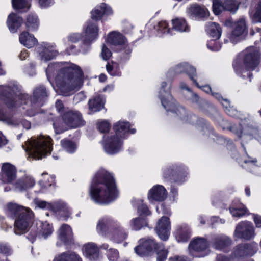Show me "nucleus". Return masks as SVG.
Listing matches in <instances>:
<instances>
[{"label": "nucleus", "instance_id": "obj_1", "mask_svg": "<svg viewBox=\"0 0 261 261\" xmlns=\"http://www.w3.org/2000/svg\"><path fill=\"white\" fill-rule=\"evenodd\" d=\"M90 194L97 203H108L114 200L117 191L113 176L107 171L98 172L93 178Z\"/></svg>", "mask_w": 261, "mask_h": 261}, {"label": "nucleus", "instance_id": "obj_2", "mask_svg": "<svg viewBox=\"0 0 261 261\" xmlns=\"http://www.w3.org/2000/svg\"><path fill=\"white\" fill-rule=\"evenodd\" d=\"M83 77L81 68L74 64L61 68L56 79L57 90L66 94L75 88H80L83 83Z\"/></svg>", "mask_w": 261, "mask_h": 261}, {"label": "nucleus", "instance_id": "obj_3", "mask_svg": "<svg viewBox=\"0 0 261 261\" xmlns=\"http://www.w3.org/2000/svg\"><path fill=\"white\" fill-rule=\"evenodd\" d=\"M8 208L11 215L15 218V233L21 234L27 232L33 222L32 211L30 208L12 203L8 204Z\"/></svg>", "mask_w": 261, "mask_h": 261}, {"label": "nucleus", "instance_id": "obj_4", "mask_svg": "<svg viewBox=\"0 0 261 261\" xmlns=\"http://www.w3.org/2000/svg\"><path fill=\"white\" fill-rule=\"evenodd\" d=\"M27 145L25 150L29 156L35 160L41 159L47 153H50L52 150L50 138H45L43 136L28 140Z\"/></svg>", "mask_w": 261, "mask_h": 261}, {"label": "nucleus", "instance_id": "obj_5", "mask_svg": "<svg viewBox=\"0 0 261 261\" xmlns=\"http://www.w3.org/2000/svg\"><path fill=\"white\" fill-rule=\"evenodd\" d=\"M48 96L46 88L44 86L36 87L30 96L31 108L27 110V114L34 116L39 113H44V111L41 109Z\"/></svg>", "mask_w": 261, "mask_h": 261}, {"label": "nucleus", "instance_id": "obj_6", "mask_svg": "<svg viewBox=\"0 0 261 261\" xmlns=\"http://www.w3.org/2000/svg\"><path fill=\"white\" fill-rule=\"evenodd\" d=\"M259 49L255 47L247 48L244 51L243 63L248 70L254 69L259 64L260 60Z\"/></svg>", "mask_w": 261, "mask_h": 261}, {"label": "nucleus", "instance_id": "obj_7", "mask_svg": "<svg viewBox=\"0 0 261 261\" xmlns=\"http://www.w3.org/2000/svg\"><path fill=\"white\" fill-rule=\"evenodd\" d=\"M239 4L236 0H213V9L216 15H219L222 11H228L234 13L238 10Z\"/></svg>", "mask_w": 261, "mask_h": 261}, {"label": "nucleus", "instance_id": "obj_8", "mask_svg": "<svg viewBox=\"0 0 261 261\" xmlns=\"http://www.w3.org/2000/svg\"><path fill=\"white\" fill-rule=\"evenodd\" d=\"M62 119L64 123L71 128L80 127L85 124V121L81 114L77 111H69L65 112L62 116Z\"/></svg>", "mask_w": 261, "mask_h": 261}, {"label": "nucleus", "instance_id": "obj_9", "mask_svg": "<svg viewBox=\"0 0 261 261\" xmlns=\"http://www.w3.org/2000/svg\"><path fill=\"white\" fill-rule=\"evenodd\" d=\"M123 141L120 138L116 135H113L107 136L104 139L103 147L108 153L114 154L120 150Z\"/></svg>", "mask_w": 261, "mask_h": 261}, {"label": "nucleus", "instance_id": "obj_10", "mask_svg": "<svg viewBox=\"0 0 261 261\" xmlns=\"http://www.w3.org/2000/svg\"><path fill=\"white\" fill-rule=\"evenodd\" d=\"M234 235L246 240L251 239L254 235V228L252 224L248 221H243L239 223L235 229Z\"/></svg>", "mask_w": 261, "mask_h": 261}, {"label": "nucleus", "instance_id": "obj_11", "mask_svg": "<svg viewBox=\"0 0 261 261\" xmlns=\"http://www.w3.org/2000/svg\"><path fill=\"white\" fill-rule=\"evenodd\" d=\"M0 121L13 126H17L21 125L23 128L27 129L31 128L30 122L26 120L19 119L11 116L3 109L0 110Z\"/></svg>", "mask_w": 261, "mask_h": 261}, {"label": "nucleus", "instance_id": "obj_12", "mask_svg": "<svg viewBox=\"0 0 261 261\" xmlns=\"http://www.w3.org/2000/svg\"><path fill=\"white\" fill-rule=\"evenodd\" d=\"M15 88L10 86H0V97L9 108L14 107L16 105L14 95Z\"/></svg>", "mask_w": 261, "mask_h": 261}, {"label": "nucleus", "instance_id": "obj_13", "mask_svg": "<svg viewBox=\"0 0 261 261\" xmlns=\"http://www.w3.org/2000/svg\"><path fill=\"white\" fill-rule=\"evenodd\" d=\"M171 229L169 219L167 217H162L159 220L155 230L159 237L163 240L168 239Z\"/></svg>", "mask_w": 261, "mask_h": 261}, {"label": "nucleus", "instance_id": "obj_14", "mask_svg": "<svg viewBox=\"0 0 261 261\" xmlns=\"http://www.w3.org/2000/svg\"><path fill=\"white\" fill-rule=\"evenodd\" d=\"M1 179L4 182L10 183L16 177V169L14 166L9 163L3 164L2 167Z\"/></svg>", "mask_w": 261, "mask_h": 261}, {"label": "nucleus", "instance_id": "obj_15", "mask_svg": "<svg viewBox=\"0 0 261 261\" xmlns=\"http://www.w3.org/2000/svg\"><path fill=\"white\" fill-rule=\"evenodd\" d=\"M167 197V192L165 188L161 185H156L150 189L148 194L150 200L162 202Z\"/></svg>", "mask_w": 261, "mask_h": 261}, {"label": "nucleus", "instance_id": "obj_16", "mask_svg": "<svg viewBox=\"0 0 261 261\" xmlns=\"http://www.w3.org/2000/svg\"><path fill=\"white\" fill-rule=\"evenodd\" d=\"M256 252L253 246H237L232 253L233 258H241L251 256Z\"/></svg>", "mask_w": 261, "mask_h": 261}, {"label": "nucleus", "instance_id": "obj_17", "mask_svg": "<svg viewBox=\"0 0 261 261\" xmlns=\"http://www.w3.org/2000/svg\"><path fill=\"white\" fill-rule=\"evenodd\" d=\"M98 28L95 24L89 23L85 30V37L83 40V43L89 45L98 36Z\"/></svg>", "mask_w": 261, "mask_h": 261}, {"label": "nucleus", "instance_id": "obj_18", "mask_svg": "<svg viewBox=\"0 0 261 261\" xmlns=\"http://www.w3.org/2000/svg\"><path fill=\"white\" fill-rule=\"evenodd\" d=\"M234 22L232 19H228L225 21V25L228 27H233ZM234 28L232 31L233 35L236 36H239L243 34L246 29V24L245 20L243 19H240V20L234 22Z\"/></svg>", "mask_w": 261, "mask_h": 261}, {"label": "nucleus", "instance_id": "obj_19", "mask_svg": "<svg viewBox=\"0 0 261 261\" xmlns=\"http://www.w3.org/2000/svg\"><path fill=\"white\" fill-rule=\"evenodd\" d=\"M59 238L63 243L71 245L74 242L72 237V232L70 226L63 224L59 230Z\"/></svg>", "mask_w": 261, "mask_h": 261}, {"label": "nucleus", "instance_id": "obj_20", "mask_svg": "<svg viewBox=\"0 0 261 261\" xmlns=\"http://www.w3.org/2000/svg\"><path fill=\"white\" fill-rule=\"evenodd\" d=\"M107 40L110 44L115 46L125 45L127 42V39L124 36L116 32L111 33Z\"/></svg>", "mask_w": 261, "mask_h": 261}, {"label": "nucleus", "instance_id": "obj_21", "mask_svg": "<svg viewBox=\"0 0 261 261\" xmlns=\"http://www.w3.org/2000/svg\"><path fill=\"white\" fill-rule=\"evenodd\" d=\"M190 254L193 257H203L209 253L210 250L207 246H189Z\"/></svg>", "mask_w": 261, "mask_h": 261}, {"label": "nucleus", "instance_id": "obj_22", "mask_svg": "<svg viewBox=\"0 0 261 261\" xmlns=\"http://www.w3.org/2000/svg\"><path fill=\"white\" fill-rule=\"evenodd\" d=\"M22 19L17 14L12 13L9 15L7 19L8 26L11 32H15L22 23Z\"/></svg>", "mask_w": 261, "mask_h": 261}, {"label": "nucleus", "instance_id": "obj_23", "mask_svg": "<svg viewBox=\"0 0 261 261\" xmlns=\"http://www.w3.org/2000/svg\"><path fill=\"white\" fill-rule=\"evenodd\" d=\"M162 106L167 110L173 112L176 107L175 100L173 99L170 94L163 95L161 92V97L160 98Z\"/></svg>", "mask_w": 261, "mask_h": 261}, {"label": "nucleus", "instance_id": "obj_24", "mask_svg": "<svg viewBox=\"0 0 261 261\" xmlns=\"http://www.w3.org/2000/svg\"><path fill=\"white\" fill-rule=\"evenodd\" d=\"M188 13L199 18L208 16V11L204 8L196 4H193L188 9Z\"/></svg>", "mask_w": 261, "mask_h": 261}, {"label": "nucleus", "instance_id": "obj_25", "mask_svg": "<svg viewBox=\"0 0 261 261\" xmlns=\"http://www.w3.org/2000/svg\"><path fill=\"white\" fill-rule=\"evenodd\" d=\"M19 40L21 43L28 48L32 47L37 42L36 38L34 36L30 35L27 32H23L20 34Z\"/></svg>", "mask_w": 261, "mask_h": 261}, {"label": "nucleus", "instance_id": "obj_26", "mask_svg": "<svg viewBox=\"0 0 261 261\" xmlns=\"http://www.w3.org/2000/svg\"><path fill=\"white\" fill-rule=\"evenodd\" d=\"M100 8L102 12L98 9H95L91 12V18L93 20H98L101 19L102 14H109L111 13L112 10L111 8H107L106 4L105 3L101 4Z\"/></svg>", "mask_w": 261, "mask_h": 261}, {"label": "nucleus", "instance_id": "obj_27", "mask_svg": "<svg viewBox=\"0 0 261 261\" xmlns=\"http://www.w3.org/2000/svg\"><path fill=\"white\" fill-rule=\"evenodd\" d=\"M153 246H137L135 251L139 256L142 257L151 255L154 253Z\"/></svg>", "mask_w": 261, "mask_h": 261}, {"label": "nucleus", "instance_id": "obj_28", "mask_svg": "<svg viewBox=\"0 0 261 261\" xmlns=\"http://www.w3.org/2000/svg\"><path fill=\"white\" fill-rule=\"evenodd\" d=\"M89 110L92 112H96L103 108L104 103L102 99L99 96L90 99L88 102Z\"/></svg>", "mask_w": 261, "mask_h": 261}, {"label": "nucleus", "instance_id": "obj_29", "mask_svg": "<svg viewBox=\"0 0 261 261\" xmlns=\"http://www.w3.org/2000/svg\"><path fill=\"white\" fill-rule=\"evenodd\" d=\"M35 184L34 180L29 177H26L24 179L18 180L15 184L16 188L19 191L25 190L27 188L31 187Z\"/></svg>", "mask_w": 261, "mask_h": 261}, {"label": "nucleus", "instance_id": "obj_30", "mask_svg": "<svg viewBox=\"0 0 261 261\" xmlns=\"http://www.w3.org/2000/svg\"><path fill=\"white\" fill-rule=\"evenodd\" d=\"M38 52L41 59L45 61H48L57 56L56 51L50 50L49 48L46 47L40 48Z\"/></svg>", "mask_w": 261, "mask_h": 261}, {"label": "nucleus", "instance_id": "obj_31", "mask_svg": "<svg viewBox=\"0 0 261 261\" xmlns=\"http://www.w3.org/2000/svg\"><path fill=\"white\" fill-rule=\"evenodd\" d=\"M130 127V124L126 122H118L113 126V129L115 132L116 135L122 137L120 133L127 132L128 129Z\"/></svg>", "mask_w": 261, "mask_h": 261}, {"label": "nucleus", "instance_id": "obj_32", "mask_svg": "<svg viewBox=\"0 0 261 261\" xmlns=\"http://www.w3.org/2000/svg\"><path fill=\"white\" fill-rule=\"evenodd\" d=\"M85 253L90 259H97L99 255V249L97 246H85Z\"/></svg>", "mask_w": 261, "mask_h": 261}, {"label": "nucleus", "instance_id": "obj_33", "mask_svg": "<svg viewBox=\"0 0 261 261\" xmlns=\"http://www.w3.org/2000/svg\"><path fill=\"white\" fill-rule=\"evenodd\" d=\"M221 32V28L219 24L216 22H212L211 24L209 34L214 40L220 38Z\"/></svg>", "mask_w": 261, "mask_h": 261}, {"label": "nucleus", "instance_id": "obj_34", "mask_svg": "<svg viewBox=\"0 0 261 261\" xmlns=\"http://www.w3.org/2000/svg\"><path fill=\"white\" fill-rule=\"evenodd\" d=\"M190 231L186 227L180 226L176 238L179 242H186L190 239Z\"/></svg>", "mask_w": 261, "mask_h": 261}, {"label": "nucleus", "instance_id": "obj_35", "mask_svg": "<svg viewBox=\"0 0 261 261\" xmlns=\"http://www.w3.org/2000/svg\"><path fill=\"white\" fill-rule=\"evenodd\" d=\"M56 261H82L75 253H64L59 256Z\"/></svg>", "mask_w": 261, "mask_h": 261}, {"label": "nucleus", "instance_id": "obj_36", "mask_svg": "<svg viewBox=\"0 0 261 261\" xmlns=\"http://www.w3.org/2000/svg\"><path fill=\"white\" fill-rule=\"evenodd\" d=\"M180 67H184L186 69L185 72L188 74L191 80H192V81L196 84V85L198 87H199V86L197 81L193 78V76L196 74L195 68L186 63L180 64V65L178 67V68Z\"/></svg>", "mask_w": 261, "mask_h": 261}, {"label": "nucleus", "instance_id": "obj_37", "mask_svg": "<svg viewBox=\"0 0 261 261\" xmlns=\"http://www.w3.org/2000/svg\"><path fill=\"white\" fill-rule=\"evenodd\" d=\"M172 21L173 28L176 30L180 31H187L189 30V27L184 19H175L173 20Z\"/></svg>", "mask_w": 261, "mask_h": 261}, {"label": "nucleus", "instance_id": "obj_38", "mask_svg": "<svg viewBox=\"0 0 261 261\" xmlns=\"http://www.w3.org/2000/svg\"><path fill=\"white\" fill-rule=\"evenodd\" d=\"M157 254L158 261H164L167 258L168 251L165 249L163 246H154V252Z\"/></svg>", "mask_w": 261, "mask_h": 261}, {"label": "nucleus", "instance_id": "obj_39", "mask_svg": "<svg viewBox=\"0 0 261 261\" xmlns=\"http://www.w3.org/2000/svg\"><path fill=\"white\" fill-rule=\"evenodd\" d=\"M213 241L215 245H230L232 242L229 237L224 235L217 236Z\"/></svg>", "mask_w": 261, "mask_h": 261}, {"label": "nucleus", "instance_id": "obj_40", "mask_svg": "<svg viewBox=\"0 0 261 261\" xmlns=\"http://www.w3.org/2000/svg\"><path fill=\"white\" fill-rule=\"evenodd\" d=\"M61 144L63 147L69 152H74L76 148L75 143L69 140H62Z\"/></svg>", "mask_w": 261, "mask_h": 261}, {"label": "nucleus", "instance_id": "obj_41", "mask_svg": "<svg viewBox=\"0 0 261 261\" xmlns=\"http://www.w3.org/2000/svg\"><path fill=\"white\" fill-rule=\"evenodd\" d=\"M109 221L108 219H102L100 220L97 225V230L100 231L102 234H105L109 228Z\"/></svg>", "mask_w": 261, "mask_h": 261}, {"label": "nucleus", "instance_id": "obj_42", "mask_svg": "<svg viewBox=\"0 0 261 261\" xmlns=\"http://www.w3.org/2000/svg\"><path fill=\"white\" fill-rule=\"evenodd\" d=\"M146 225V222L143 218H136L132 221V227L135 230H139Z\"/></svg>", "mask_w": 261, "mask_h": 261}, {"label": "nucleus", "instance_id": "obj_43", "mask_svg": "<svg viewBox=\"0 0 261 261\" xmlns=\"http://www.w3.org/2000/svg\"><path fill=\"white\" fill-rule=\"evenodd\" d=\"M12 3L15 9L29 8L28 4L25 0H12Z\"/></svg>", "mask_w": 261, "mask_h": 261}, {"label": "nucleus", "instance_id": "obj_44", "mask_svg": "<svg viewBox=\"0 0 261 261\" xmlns=\"http://www.w3.org/2000/svg\"><path fill=\"white\" fill-rule=\"evenodd\" d=\"M107 255L110 261H116L119 256V253L117 250L112 248L109 249L107 247Z\"/></svg>", "mask_w": 261, "mask_h": 261}, {"label": "nucleus", "instance_id": "obj_45", "mask_svg": "<svg viewBox=\"0 0 261 261\" xmlns=\"http://www.w3.org/2000/svg\"><path fill=\"white\" fill-rule=\"evenodd\" d=\"M27 27L29 29H36L38 27V21L36 17L29 15L27 20Z\"/></svg>", "mask_w": 261, "mask_h": 261}, {"label": "nucleus", "instance_id": "obj_46", "mask_svg": "<svg viewBox=\"0 0 261 261\" xmlns=\"http://www.w3.org/2000/svg\"><path fill=\"white\" fill-rule=\"evenodd\" d=\"M230 212L234 217H241L244 215L246 212L247 209L245 207L243 208H233L230 207L229 208Z\"/></svg>", "mask_w": 261, "mask_h": 261}, {"label": "nucleus", "instance_id": "obj_47", "mask_svg": "<svg viewBox=\"0 0 261 261\" xmlns=\"http://www.w3.org/2000/svg\"><path fill=\"white\" fill-rule=\"evenodd\" d=\"M42 235L44 238H46L48 235L52 233V228L51 226L46 222L42 224Z\"/></svg>", "mask_w": 261, "mask_h": 261}, {"label": "nucleus", "instance_id": "obj_48", "mask_svg": "<svg viewBox=\"0 0 261 261\" xmlns=\"http://www.w3.org/2000/svg\"><path fill=\"white\" fill-rule=\"evenodd\" d=\"M209 242L207 240L203 237H196L191 241L189 245H206Z\"/></svg>", "mask_w": 261, "mask_h": 261}, {"label": "nucleus", "instance_id": "obj_49", "mask_svg": "<svg viewBox=\"0 0 261 261\" xmlns=\"http://www.w3.org/2000/svg\"><path fill=\"white\" fill-rule=\"evenodd\" d=\"M138 212L140 216H148L150 214V212L149 211L147 206L143 203H141L140 205L138 206Z\"/></svg>", "mask_w": 261, "mask_h": 261}, {"label": "nucleus", "instance_id": "obj_50", "mask_svg": "<svg viewBox=\"0 0 261 261\" xmlns=\"http://www.w3.org/2000/svg\"><path fill=\"white\" fill-rule=\"evenodd\" d=\"M173 112L176 113L181 119H185L187 116V113L185 109L180 106L176 107Z\"/></svg>", "mask_w": 261, "mask_h": 261}, {"label": "nucleus", "instance_id": "obj_51", "mask_svg": "<svg viewBox=\"0 0 261 261\" xmlns=\"http://www.w3.org/2000/svg\"><path fill=\"white\" fill-rule=\"evenodd\" d=\"M98 128L100 132L106 133L109 132L110 125L108 122L103 121L99 123Z\"/></svg>", "mask_w": 261, "mask_h": 261}, {"label": "nucleus", "instance_id": "obj_52", "mask_svg": "<svg viewBox=\"0 0 261 261\" xmlns=\"http://www.w3.org/2000/svg\"><path fill=\"white\" fill-rule=\"evenodd\" d=\"M207 47L212 51H218L221 48V45L214 39L210 41L207 44Z\"/></svg>", "mask_w": 261, "mask_h": 261}, {"label": "nucleus", "instance_id": "obj_53", "mask_svg": "<svg viewBox=\"0 0 261 261\" xmlns=\"http://www.w3.org/2000/svg\"><path fill=\"white\" fill-rule=\"evenodd\" d=\"M112 55L111 51L108 48L105 44H103L102 48L101 56L102 58L105 60H108Z\"/></svg>", "mask_w": 261, "mask_h": 261}, {"label": "nucleus", "instance_id": "obj_54", "mask_svg": "<svg viewBox=\"0 0 261 261\" xmlns=\"http://www.w3.org/2000/svg\"><path fill=\"white\" fill-rule=\"evenodd\" d=\"M254 19L255 21L261 22V1L259 2L257 10L254 14Z\"/></svg>", "mask_w": 261, "mask_h": 261}, {"label": "nucleus", "instance_id": "obj_55", "mask_svg": "<svg viewBox=\"0 0 261 261\" xmlns=\"http://www.w3.org/2000/svg\"><path fill=\"white\" fill-rule=\"evenodd\" d=\"M139 245H158L153 239L143 238L140 240Z\"/></svg>", "mask_w": 261, "mask_h": 261}, {"label": "nucleus", "instance_id": "obj_56", "mask_svg": "<svg viewBox=\"0 0 261 261\" xmlns=\"http://www.w3.org/2000/svg\"><path fill=\"white\" fill-rule=\"evenodd\" d=\"M125 238L126 234L121 231H119L117 232V234L115 233L114 234V238L117 243H120L121 241L124 240Z\"/></svg>", "mask_w": 261, "mask_h": 261}, {"label": "nucleus", "instance_id": "obj_57", "mask_svg": "<svg viewBox=\"0 0 261 261\" xmlns=\"http://www.w3.org/2000/svg\"><path fill=\"white\" fill-rule=\"evenodd\" d=\"M53 125L56 134L62 133L67 129L66 128H64L63 126L59 125L57 122H54L53 123Z\"/></svg>", "mask_w": 261, "mask_h": 261}, {"label": "nucleus", "instance_id": "obj_58", "mask_svg": "<svg viewBox=\"0 0 261 261\" xmlns=\"http://www.w3.org/2000/svg\"><path fill=\"white\" fill-rule=\"evenodd\" d=\"M114 68V65H111L110 63H108L106 65L107 70L111 75L113 76H116L118 75V73L117 71H113Z\"/></svg>", "mask_w": 261, "mask_h": 261}, {"label": "nucleus", "instance_id": "obj_59", "mask_svg": "<svg viewBox=\"0 0 261 261\" xmlns=\"http://www.w3.org/2000/svg\"><path fill=\"white\" fill-rule=\"evenodd\" d=\"M34 203L37 206L41 208H44L47 204L46 201L40 200L38 198L34 199Z\"/></svg>", "mask_w": 261, "mask_h": 261}, {"label": "nucleus", "instance_id": "obj_60", "mask_svg": "<svg viewBox=\"0 0 261 261\" xmlns=\"http://www.w3.org/2000/svg\"><path fill=\"white\" fill-rule=\"evenodd\" d=\"M15 96L18 97V99L22 101H24V103H26V101L29 99V96L27 94L25 93H19V94H16Z\"/></svg>", "mask_w": 261, "mask_h": 261}, {"label": "nucleus", "instance_id": "obj_61", "mask_svg": "<svg viewBox=\"0 0 261 261\" xmlns=\"http://www.w3.org/2000/svg\"><path fill=\"white\" fill-rule=\"evenodd\" d=\"M54 70V67L53 65H49L46 70V73L48 81H50L51 77V74Z\"/></svg>", "mask_w": 261, "mask_h": 261}, {"label": "nucleus", "instance_id": "obj_62", "mask_svg": "<svg viewBox=\"0 0 261 261\" xmlns=\"http://www.w3.org/2000/svg\"><path fill=\"white\" fill-rule=\"evenodd\" d=\"M82 38V35L79 33H74L71 35L69 37V39L72 42H77Z\"/></svg>", "mask_w": 261, "mask_h": 261}, {"label": "nucleus", "instance_id": "obj_63", "mask_svg": "<svg viewBox=\"0 0 261 261\" xmlns=\"http://www.w3.org/2000/svg\"><path fill=\"white\" fill-rule=\"evenodd\" d=\"M254 221L257 227H261V217L254 215Z\"/></svg>", "mask_w": 261, "mask_h": 261}, {"label": "nucleus", "instance_id": "obj_64", "mask_svg": "<svg viewBox=\"0 0 261 261\" xmlns=\"http://www.w3.org/2000/svg\"><path fill=\"white\" fill-rule=\"evenodd\" d=\"M168 175L169 177H172L173 180H174V181L175 182H177L179 180V178L176 177V175H177L176 170L171 169V172L170 173V174H168Z\"/></svg>", "mask_w": 261, "mask_h": 261}]
</instances>
